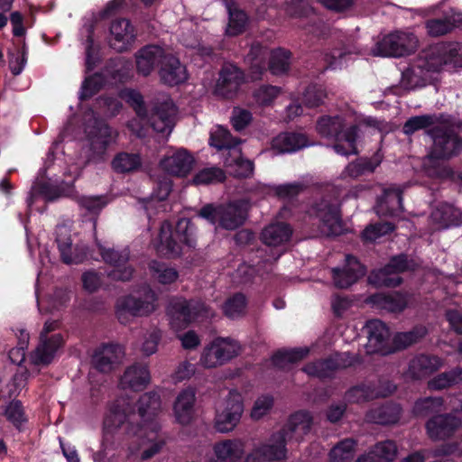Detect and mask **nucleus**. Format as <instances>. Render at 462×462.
<instances>
[{
    "instance_id": "nucleus-47",
    "label": "nucleus",
    "mask_w": 462,
    "mask_h": 462,
    "mask_svg": "<svg viewBox=\"0 0 462 462\" xmlns=\"http://www.w3.org/2000/svg\"><path fill=\"white\" fill-rule=\"evenodd\" d=\"M398 448L393 440H384L374 445L373 449L365 456L366 462H392L397 456Z\"/></svg>"
},
{
    "instance_id": "nucleus-22",
    "label": "nucleus",
    "mask_w": 462,
    "mask_h": 462,
    "mask_svg": "<svg viewBox=\"0 0 462 462\" xmlns=\"http://www.w3.org/2000/svg\"><path fill=\"white\" fill-rule=\"evenodd\" d=\"M124 349L118 344H103L96 348L92 356L93 366L100 372L112 371L123 359Z\"/></svg>"
},
{
    "instance_id": "nucleus-42",
    "label": "nucleus",
    "mask_w": 462,
    "mask_h": 462,
    "mask_svg": "<svg viewBox=\"0 0 462 462\" xmlns=\"http://www.w3.org/2000/svg\"><path fill=\"white\" fill-rule=\"evenodd\" d=\"M395 390V385L388 383L386 389L376 391L370 386L362 385L351 388L346 394L349 402L361 403L374 398L385 397Z\"/></svg>"
},
{
    "instance_id": "nucleus-32",
    "label": "nucleus",
    "mask_w": 462,
    "mask_h": 462,
    "mask_svg": "<svg viewBox=\"0 0 462 462\" xmlns=\"http://www.w3.org/2000/svg\"><path fill=\"white\" fill-rule=\"evenodd\" d=\"M402 190L396 185L383 189L378 199L375 211L379 216H397L402 210Z\"/></svg>"
},
{
    "instance_id": "nucleus-59",
    "label": "nucleus",
    "mask_w": 462,
    "mask_h": 462,
    "mask_svg": "<svg viewBox=\"0 0 462 462\" xmlns=\"http://www.w3.org/2000/svg\"><path fill=\"white\" fill-rule=\"evenodd\" d=\"M443 400L439 397H428L415 402L413 412L418 416H426L442 410Z\"/></svg>"
},
{
    "instance_id": "nucleus-48",
    "label": "nucleus",
    "mask_w": 462,
    "mask_h": 462,
    "mask_svg": "<svg viewBox=\"0 0 462 462\" xmlns=\"http://www.w3.org/2000/svg\"><path fill=\"white\" fill-rule=\"evenodd\" d=\"M308 353L307 347L279 350L273 356L272 363L278 368L286 369L290 364L301 360Z\"/></svg>"
},
{
    "instance_id": "nucleus-6",
    "label": "nucleus",
    "mask_w": 462,
    "mask_h": 462,
    "mask_svg": "<svg viewBox=\"0 0 462 462\" xmlns=\"http://www.w3.org/2000/svg\"><path fill=\"white\" fill-rule=\"evenodd\" d=\"M85 126L83 152L88 162H99L106 158L107 149L116 143L118 133L90 111Z\"/></svg>"
},
{
    "instance_id": "nucleus-53",
    "label": "nucleus",
    "mask_w": 462,
    "mask_h": 462,
    "mask_svg": "<svg viewBox=\"0 0 462 462\" xmlns=\"http://www.w3.org/2000/svg\"><path fill=\"white\" fill-rule=\"evenodd\" d=\"M373 301L392 312L402 310L408 303L405 296L396 292L390 294H376L374 296Z\"/></svg>"
},
{
    "instance_id": "nucleus-12",
    "label": "nucleus",
    "mask_w": 462,
    "mask_h": 462,
    "mask_svg": "<svg viewBox=\"0 0 462 462\" xmlns=\"http://www.w3.org/2000/svg\"><path fill=\"white\" fill-rule=\"evenodd\" d=\"M244 412L243 396L236 389L229 391L227 396L218 403L216 410L214 427L220 433L232 431Z\"/></svg>"
},
{
    "instance_id": "nucleus-25",
    "label": "nucleus",
    "mask_w": 462,
    "mask_h": 462,
    "mask_svg": "<svg viewBox=\"0 0 462 462\" xmlns=\"http://www.w3.org/2000/svg\"><path fill=\"white\" fill-rule=\"evenodd\" d=\"M168 50L159 45H147L135 54L136 69L139 74L148 76L154 68L162 66Z\"/></svg>"
},
{
    "instance_id": "nucleus-46",
    "label": "nucleus",
    "mask_w": 462,
    "mask_h": 462,
    "mask_svg": "<svg viewBox=\"0 0 462 462\" xmlns=\"http://www.w3.org/2000/svg\"><path fill=\"white\" fill-rule=\"evenodd\" d=\"M171 190V182L168 178H163L158 183L157 189L154 191L150 199L142 201L143 207L147 213L148 218L152 217L153 209L158 211L164 208L162 201L167 199Z\"/></svg>"
},
{
    "instance_id": "nucleus-30",
    "label": "nucleus",
    "mask_w": 462,
    "mask_h": 462,
    "mask_svg": "<svg viewBox=\"0 0 462 462\" xmlns=\"http://www.w3.org/2000/svg\"><path fill=\"white\" fill-rule=\"evenodd\" d=\"M351 365L347 353L336 354L332 357L307 365L303 371L312 377L326 378L330 376L338 368H344Z\"/></svg>"
},
{
    "instance_id": "nucleus-34",
    "label": "nucleus",
    "mask_w": 462,
    "mask_h": 462,
    "mask_svg": "<svg viewBox=\"0 0 462 462\" xmlns=\"http://www.w3.org/2000/svg\"><path fill=\"white\" fill-rule=\"evenodd\" d=\"M196 391L187 387L180 392L173 404V412L176 420L182 425L189 424L194 417V405Z\"/></svg>"
},
{
    "instance_id": "nucleus-37",
    "label": "nucleus",
    "mask_w": 462,
    "mask_h": 462,
    "mask_svg": "<svg viewBox=\"0 0 462 462\" xmlns=\"http://www.w3.org/2000/svg\"><path fill=\"white\" fill-rule=\"evenodd\" d=\"M213 451L218 460L237 462L245 453V442L239 439H224L214 444Z\"/></svg>"
},
{
    "instance_id": "nucleus-49",
    "label": "nucleus",
    "mask_w": 462,
    "mask_h": 462,
    "mask_svg": "<svg viewBox=\"0 0 462 462\" xmlns=\"http://www.w3.org/2000/svg\"><path fill=\"white\" fill-rule=\"evenodd\" d=\"M239 141L231 136L230 133L222 126H217L210 134V145L218 150H226L227 155L233 149H237Z\"/></svg>"
},
{
    "instance_id": "nucleus-41",
    "label": "nucleus",
    "mask_w": 462,
    "mask_h": 462,
    "mask_svg": "<svg viewBox=\"0 0 462 462\" xmlns=\"http://www.w3.org/2000/svg\"><path fill=\"white\" fill-rule=\"evenodd\" d=\"M224 5L228 13V23L226 33L229 36H236L242 33L247 24V15L237 8L233 0H224Z\"/></svg>"
},
{
    "instance_id": "nucleus-38",
    "label": "nucleus",
    "mask_w": 462,
    "mask_h": 462,
    "mask_svg": "<svg viewBox=\"0 0 462 462\" xmlns=\"http://www.w3.org/2000/svg\"><path fill=\"white\" fill-rule=\"evenodd\" d=\"M292 234L291 227L285 223H273L267 226L261 234L263 244L271 247L286 245Z\"/></svg>"
},
{
    "instance_id": "nucleus-14",
    "label": "nucleus",
    "mask_w": 462,
    "mask_h": 462,
    "mask_svg": "<svg viewBox=\"0 0 462 462\" xmlns=\"http://www.w3.org/2000/svg\"><path fill=\"white\" fill-rule=\"evenodd\" d=\"M60 327L56 319L46 320L40 334V342L37 347L30 356L34 365H48L55 357L59 349L63 346V337L59 333L51 334Z\"/></svg>"
},
{
    "instance_id": "nucleus-1",
    "label": "nucleus",
    "mask_w": 462,
    "mask_h": 462,
    "mask_svg": "<svg viewBox=\"0 0 462 462\" xmlns=\"http://www.w3.org/2000/svg\"><path fill=\"white\" fill-rule=\"evenodd\" d=\"M160 408V396L152 392L140 397L137 414L130 401L124 396L107 402L103 415L100 450L93 454V459L102 462L116 449V435L123 426H125L126 434L136 437L141 442L137 449L130 448L131 456L141 451V458L145 460L157 454L165 444V439L159 434L161 425L157 413Z\"/></svg>"
},
{
    "instance_id": "nucleus-55",
    "label": "nucleus",
    "mask_w": 462,
    "mask_h": 462,
    "mask_svg": "<svg viewBox=\"0 0 462 462\" xmlns=\"http://www.w3.org/2000/svg\"><path fill=\"white\" fill-rule=\"evenodd\" d=\"M162 339V331L156 327L147 329L141 337L140 350L144 356H152L157 352Z\"/></svg>"
},
{
    "instance_id": "nucleus-56",
    "label": "nucleus",
    "mask_w": 462,
    "mask_h": 462,
    "mask_svg": "<svg viewBox=\"0 0 462 462\" xmlns=\"http://www.w3.org/2000/svg\"><path fill=\"white\" fill-rule=\"evenodd\" d=\"M426 333L427 330L424 327H417L411 331L397 333L393 337V351L410 346L418 342Z\"/></svg>"
},
{
    "instance_id": "nucleus-64",
    "label": "nucleus",
    "mask_w": 462,
    "mask_h": 462,
    "mask_svg": "<svg viewBox=\"0 0 462 462\" xmlns=\"http://www.w3.org/2000/svg\"><path fill=\"white\" fill-rule=\"evenodd\" d=\"M394 226L388 222L377 223L368 226L362 234V237L365 241L374 242L381 236L392 232Z\"/></svg>"
},
{
    "instance_id": "nucleus-26",
    "label": "nucleus",
    "mask_w": 462,
    "mask_h": 462,
    "mask_svg": "<svg viewBox=\"0 0 462 462\" xmlns=\"http://www.w3.org/2000/svg\"><path fill=\"white\" fill-rule=\"evenodd\" d=\"M461 424V420L455 415H437L427 421L426 430L431 439H445L450 438Z\"/></svg>"
},
{
    "instance_id": "nucleus-52",
    "label": "nucleus",
    "mask_w": 462,
    "mask_h": 462,
    "mask_svg": "<svg viewBox=\"0 0 462 462\" xmlns=\"http://www.w3.org/2000/svg\"><path fill=\"white\" fill-rule=\"evenodd\" d=\"M356 441L346 439L331 448L328 454L330 462H346L353 458L356 451Z\"/></svg>"
},
{
    "instance_id": "nucleus-54",
    "label": "nucleus",
    "mask_w": 462,
    "mask_h": 462,
    "mask_svg": "<svg viewBox=\"0 0 462 462\" xmlns=\"http://www.w3.org/2000/svg\"><path fill=\"white\" fill-rule=\"evenodd\" d=\"M140 166L141 159L134 153L120 152L112 161V168L117 172H129Z\"/></svg>"
},
{
    "instance_id": "nucleus-43",
    "label": "nucleus",
    "mask_w": 462,
    "mask_h": 462,
    "mask_svg": "<svg viewBox=\"0 0 462 462\" xmlns=\"http://www.w3.org/2000/svg\"><path fill=\"white\" fill-rule=\"evenodd\" d=\"M225 165L230 174L238 178L249 177L254 171L253 162L242 158L241 151L238 148L233 149L232 152L228 154V158H226Z\"/></svg>"
},
{
    "instance_id": "nucleus-33",
    "label": "nucleus",
    "mask_w": 462,
    "mask_h": 462,
    "mask_svg": "<svg viewBox=\"0 0 462 462\" xmlns=\"http://www.w3.org/2000/svg\"><path fill=\"white\" fill-rule=\"evenodd\" d=\"M443 365V359L437 356L419 355L410 361L407 375L413 379H420L436 372Z\"/></svg>"
},
{
    "instance_id": "nucleus-2",
    "label": "nucleus",
    "mask_w": 462,
    "mask_h": 462,
    "mask_svg": "<svg viewBox=\"0 0 462 462\" xmlns=\"http://www.w3.org/2000/svg\"><path fill=\"white\" fill-rule=\"evenodd\" d=\"M461 46L455 42H440L423 50L416 60L402 73V83L409 88L425 86L431 79V73L443 66H459Z\"/></svg>"
},
{
    "instance_id": "nucleus-58",
    "label": "nucleus",
    "mask_w": 462,
    "mask_h": 462,
    "mask_svg": "<svg viewBox=\"0 0 462 462\" xmlns=\"http://www.w3.org/2000/svg\"><path fill=\"white\" fill-rule=\"evenodd\" d=\"M246 303L245 296L236 293L226 301L223 307L224 313L231 319L238 318L245 313Z\"/></svg>"
},
{
    "instance_id": "nucleus-5",
    "label": "nucleus",
    "mask_w": 462,
    "mask_h": 462,
    "mask_svg": "<svg viewBox=\"0 0 462 462\" xmlns=\"http://www.w3.org/2000/svg\"><path fill=\"white\" fill-rule=\"evenodd\" d=\"M352 116L337 115L320 117L316 125L318 134L327 139L335 141L333 149L337 154L350 155L358 152L356 141L358 128L352 124Z\"/></svg>"
},
{
    "instance_id": "nucleus-9",
    "label": "nucleus",
    "mask_w": 462,
    "mask_h": 462,
    "mask_svg": "<svg viewBox=\"0 0 462 462\" xmlns=\"http://www.w3.org/2000/svg\"><path fill=\"white\" fill-rule=\"evenodd\" d=\"M171 327L180 331L191 322L199 321L213 316L212 311L199 300H187L184 298L172 299L167 308Z\"/></svg>"
},
{
    "instance_id": "nucleus-63",
    "label": "nucleus",
    "mask_w": 462,
    "mask_h": 462,
    "mask_svg": "<svg viewBox=\"0 0 462 462\" xmlns=\"http://www.w3.org/2000/svg\"><path fill=\"white\" fill-rule=\"evenodd\" d=\"M327 94L322 86L312 85L307 88L303 93L302 102L308 107H315L319 106Z\"/></svg>"
},
{
    "instance_id": "nucleus-44",
    "label": "nucleus",
    "mask_w": 462,
    "mask_h": 462,
    "mask_svg": "<svg viewBox=\"0 0 462 462\" xmlns=\"http://www.w3.org/2000/svg\"><path fill=\"white\" fill-rule=\"evenodd\" d=\"M284 11L290 18L299 20L300 23L298 26L304 29L307 25L303 21H313L315 16V10L307 0H291L285 4Z\"/></svg>"
},
{
    "instance_id": "nucleus-45",
    "label": "nucleus",
    "mask_w": 462,
    "mask_h": 462,
    "mask_svg": "<svg viewBox=\"0 0 462 462\" xmlns=\"http://www.w3.org/2000/svg\"><path fill=\"white\" fill-rule=\"evenodd\" d=\"M400 415V406L391 403L371 410L366 414V420L377 424H393L399 420Z\"/></svg>"
},
{
    "instance_id": "nucleus-20",
    "label": "nucleus",
    "mask_w": 462,
    "mask_h": 462,
    "mask_svg": "<svg viewBox=\"0 0 462 462\" xmlns=\"http://www.w3.org/2000/svg\"><path fill=\"white\" fill-rule=\"evenodd\" d=\"M244 82V72L235 64L226 63L219 72L214 93L220 97L232 98Z\"/></svg>"
},
{
    "instance_id": "nucleus-27",
    "label": "nucleus",
    "mask_w": 462,
    "mask_h": 462,
    "mask_svg": "<svg viewBox=\"0 0 462 462\" xmlns=\"http://www.w3.org/2000/svg\"><path fill=\"white\" fill-rule=\"evenodd\" d=\"M151 374L145 364L135 363L128 366L120 378L119 386L123 390L139 392L144 390L150 383Z\"/></svg>"
},
{
    "instance_id": "nucleus-39",
    "label": "nucleus",
    "mask_w": 462,
    "mask_h": 462,
    "mask_svg": "<svg viewBox=\"0 0 462 462\" xmlns=\"http://www.w3.org/2000/svg\"><path fill=\"white\" fill-rule=\"evenodd\" d=\"M269 51L265 46L256 42L250 49L245 58V61L249 64V77L252 80H257L261 78L266 69V59Z\"/></svg>"
},
{
    "instance_id": "nucleus-16",
    "label": "nucleus",
    "mask_w": 462,
    "mask_h": 462,
    "mask_svg": "<svg viewBox=\"0 0 462 462\" xmlns=\"http://www.w3.org/2000/svg\"><path fill=\"white\" fill-rule=\"evenodd\" d=\"M25 383L24 374H16L12 382L1 390L0 412L17 428L25 420L23 409L19 401L13 400L7 403V398L17 396Z\"/></svg>"
},
{
    "instance_id": "nucleus-62",
    "label": "nucleus",
    "mask_w": 462,
    "mask_h": 462,
    "mask_svg": "<svg viewBox=\"0 0 462 462\" xmlns=\"http://www.w3.org/2000/svg\"><path fill=\"white\" fill-rule=\"evenodd\" d=\"M42 196L44 199L51 201L60 197V189L50 185L49 183H42L41 180H37L32 188V196L29 199V205L32 203L33 196Z\"/></svg>"
},
{
    "instance_id": "nucleus-13",
    "label": "nucleus",
    "mask_w": 462,
    "mask_h": 462,
    "mask_svg": "<svg viewBox=\"0 0 462 462\" xmlns=\"http://www.w3.org/2000/svg\"><path fill=\"white\" fill-rule=\"evenodd\" d=\"M239 343L230 337H217L202 350L199 365L204 368L221 366L240 354Z\"/></svg>"
},
{
    "instance_id": "nucleus-10",
    "label": "nucleus",
    "mask_w": 462,
    "mask_h": 462,
    "mask_svg": "<svg viewBox=\"0 0 462 462\" xmlns=\"http://www.w3.org/2000/svg\"><path fill=\"white\" fill-rule=\"evenodd\" d=\"M247 210L248 203L245 200H239L217 207L208 204L200 209L199 215L213 225L217 224L225 229L233 230L244 223Z\"/></svg>"
},
{
    "instance_id": "nucleus-29",
    "label": "nucleus",
    "mask_w": 462,
    "mask_h": 462,
    "mask_svg": "<svg viewBox=\"0 0 462 462\" xmlns=\"http://www.w3.org/2000/svg\"><path fill=\"white\" fill-rule=\"evenodd\" d=\"M365 274V268L352 255L346 256V263L342 268L332 269L334 284L338 288H347L355 283L358 278Z\"/></svg>"
},
{
    "instance_id": "nucleus-36",
    "label": "nucleus",
    "mask_w": 462,
    "mask_h": 462,
    "mask_svg": "<svg viewBox=\"0 0 462 462\" xmlns=\"http://www.w3.org/2000/svg\"><path fill=\"white\" fill-rule=\"evenodd\" d=\"M308 137L300 133H282L273 138L272 149L277 153L295 152L302 148L310 146Z\"/></svg>"
},
{
    "instance_id": "nucleus-17",
    "label": "nucleus",
    "mask_w": 462,
    "mask_h": 462,
    "mask_svg": "<svg viewBox=\"0 0 462 462\" xmlns=\"http://www.w3.org/2000/svg\"><path fill=\"white\" fill-rule=\"evenodd\" d=\"M416 266L414 260H408L407 256L401 254L393 257L383 268L374 271L369 276V282L376 286L395 287L402 282L399 273L414 270Z\"/></svg>"
},
{
    "instance_id": "nucleus-51",
    "label": "nucleus",
    "mask_w": 462,
    "mask_h": 462,
    "mask_svg": "<svg viewBox=\"0 0 462 462\" xmlns=\"http://www.w3.org/2000/svg\"><path fill=\"white\" fill-rule=\"evenodd\" d=\"M457 14H462V12H453L452 14L446 19H434L428 21L426 28L429 34L432 36H440L450 32L455 26H462V23H458L455 21V19L458 18L457 16Z\"/></svg>"
},
{
    "instance_id": "nucleus-3",
    "label": "nucleus",
    "mask_w": 462,
    "mask_h": 462,
    "mask_svg": "<svg viewBox=\"0 0 462 462\" xmlns=\"http://www.w3.org/2000/svg\"><path fill=\"white\" fill-rule=\"evenodd\" d=\"M312 424V417L308 411H297L292 414L285 427L273 432L262 446L254 448L245 462H271L285 457L286 445L303 440L310 433Z\"/></svg>"
},
{
    "instance_id": "nucleus-15",
    "label": "nucleus",
    "mask_w": 462,
    "mask_h": 462,
    "mask_svg": "<svg viewBox=\"0 0 462 462\" xmlns=\"http://www.w3.org/2000/svg\"><path fill=\"white\" fill-rule=\"evenodd\" d=\"M417 42L413 33L397 31L378 42L372 49V54L381 57H402L412 51Z\"/></svg>"
},
{
    "instance_id": "nucleus-28",
    "label": "nucleus",
    "mask_w": 462,
    "mask_h": 462,
    "mask_svg": "<svg viewBox=\"0 0 462 462\" xmlns=\"http://www.w3.org/2000/svg\"><path fill=\"white\" fill-rule=\"evenodd\" d=\"M159 69L161 81L169 86L183 83L188 79L186 67L169 50Z\"/></svg>"
},
{
    "instance_id": "nucleus-11",
    "label": "nucleus",
    "mask_w": 462,
    "mask_h": 462,
    "mask_svg": "<svg viewBox=\"0 0 462 462\" xmlns=\"http://www.w3.org/2000/svg\"><path fill=\"white\" fill-rule=\"evenodd\" d=\"M158 296L150 287H144L138 296L128 295L116 302V316L123 324L128 322V317H144L152 314L158 306Z\"/></svg>"
},
{
    "instance_id": "nucleus-50",
    "label": "nucleus",
    "mask_w": 462,
    "mask_h": 462,
    "mask_svg": "<svg viewBox=\"0 0 462 462\" xmlns=\"http://www.w3.org/2000/svg\"><path fill=\"white\" fill-rule=\"evenodd\" d=\"M149 270L152 277L163 285L175 282L179 277V273L175 268L170 267L166 263L158 261H152L149 263Z\"/></svg>"
},
{
    "instance_id": "nucleus-4",
    "label": "nucleus",
    "mask_w": 462,
    "mask_h": 462,
    "mask_svg": "<svg viewBox=\"0 0 462 462\" xmlns=\"http://www.w3.org/2000/svg\"><path fill=\"white\" fill-rule=\"evenodd\" d=\"M120 97L125 100L135 110L138 119L128 123V127L137 136L143 135L145 124H150L154 131L163 134H170L174 125L177 113L175 106L170 102H164L157 106L149 118H146V110L143 106L142 95L134 89L125 88L120 92Z\"/></svg>"
},
{
    "instance_id": "nucleus-18",
    "label": "nucleus",
    "mask_w": 462,
    "mask_h": 462,
    "mask_svg": "<svg viewBox=\"0 0 462 462\" xmlns=\"http://www.w3.org/2000/svg\"><path fill=\"white\" fill-rule=\"evenodd\" d=\"M95 241L104 262L113 267V270L107 273V276L114 281H129L134 273V269L131 265L127 264L129 250L125 248L121 251H116L106 247L96 236Z\"/></svg>"
},
{
    "instance_id": "nucleus-40",
    "label": "nucleus",
    "mask_w": 462,
    "mask_h": 462,
    "mask_svg": "<svg viewBox=\"0 0 462 462\" xmlns=\"http://www.w3.org/2000/svg\"><path fill=\"white\" fill-rule=\"evenodd\" d=\"M382 156L379 153L371 158H359L350 162L342 171V178L356 179L363 175L372 173L381 164Z\"/></svg>"
},
{
    "instance_id": "nucleus-8",
    "label": "nucleus",
    "mask_w": 462,
    "mask_h": 462,
    "mask_svg": "<svg viewBox=\"0 0 462 462\" xmlns=\"http://www.w3.org/2000/svg\"><path fill=\"white\" fill-rule=\"evenodd\" d=\"M431 136L433 146L423 160V169L428 175L437 176L442 171L444 161L457 154L462 148V143L450 129L434 128Z\"/></svg>"
},
{
    "instance_id": "nucleus-57",
    "label": "nucleus",
    "mask_w": 462,
    "mask_h": 462,
    "mask_svg": "<svg viewBox=\"0 0 462 462\" xmlns=\"http://www.w3.org/2000/svg\"><path fill=\"white\" fill-rule=\"evenodd\" d=\"M290 52L283 49L273 50L270 53L269 69L274 75H281L289 69Z\"/></svg>"
},
{
    "instance_id": "nucleus-60",
    "label": "nucleus",
    "mask_w": 462,
    "mask_h": 462,
    "mask_svg": "<svg viewBox=\"0 0 462 462\" xmlns=\"http://www.w3.org/2000/svg\"><path fill=\"white\" fill-rule=\"evenodd\" d=\"M224 171L217 167L205 168L199 171L193 178L192 182L195 185H206L217 183L224 180Z\"/></svg>"
},
{
    "instance_id": "nucleus-31",
    "label": "nucleus",
    "mask_w": 462,
    "mask_h": 462,
    "mask_svg": "<svg viewBox=\"0 0 462 462\" xmlns=\"http://www.w3.org/2000/svg\"><path fill=\"white\" fill-rule=\"evenodd\" d=\"M135 31L130 21L116 20L110 26V46L117 51H126L134 42Z\"/></svg>"
},
{
    "instance_id": "nucleus-7",
    "label": "nucleus",
    "mask_w": 462,
    "mask_h": 462,
    "mask_svg": "<svg viewBox=\"0 0 462 462\" xmlns=\"http://www.w3.org/2000/svg\"><path fill=\"white\" fill-rule=\"evenodd\" d=\"M194 226L188 218H181L172 233L170 223L163 222L161 226L158 239L154 242L157 253L166 257H176L185 249L195 246Z\"/></svg>"
},
{
    "instance_id": "nucleus-19",
    "label": "nucleus",
    "mask_w": 462,
    "mask_h": 462,
    "mask_svg": "<svg viewBox=\"0 0 462 462\" xmlns=\"http://www.w3.org/2000/svg\"><path fill=\"white\" fill-rule=\"evenodd\" d=\"M310 215H315L321 222L320 232L325 236H338L343 232L337 199H324L314 205Z\"/></svg>"
},
{
    "instance_id": "nucleus-61",
    "label": "nucleus",
    "mask_w": 462,
    "mask_h": 462,
    "mask_svg": "<svg viewBox=\"0 0 462 462\" xmlns=\"http://www.w3.org/2000/svg\"><path fill=\"white\" fill-rule=\"evenodd\" d=\"M280 93L281 88L278 87L262 86L254 92L253 97L258 106H266L272 105Z\"/></svg>"
},
{
    "instance_id": "nucleus-21",
    "label": "nucleus",
    "mask_w": 462,
    "mask_h": 462,
    "mask_svg": "<svg viewBox=\"0 0 462 462\" xmlns=\"http://www.w3.org/2000/svg\"><path fill=\"white\" fill-rule=\"evenodd\" d=\"M367 344L366 352L387 355L393 351L390 346V331L386 325L378 319L366 323Z\"/></svg>"
},
{
    "instance_id": "nucleus-35",
    "label": "nucleus",
    "mask_w": 462,
    "mask_h": 462,
    "mask_svg": "<svg viewBox=\"0 0 462 462\" xmlns=\"http://www.w3.org/2000/svg\"><path fill=\"white\" fill-rule=\"evenodd\" d=\"M430 220L435 230L446 229L459 226L462 223V213L450 204L440 203L431 212Z\"/></svg>"
},
{
    "instance_id": "nucleus-24",
    "label": "nucleus",
    "mask_w": 462,
    "mask_h": 462,
    "mask_svg": "<svg viewBox=\"0 0 462 462\" xmlns=\"http://www.w3.org/2000/svg\"><path fill=\"white\" fill-rule=\"evenodd\" d=\"M194 157L184 148L173 151L161 161V167L171 175L184 177L192 170Z\"/></svg>"
},
{
    "instance_id": "nucleus-23",
    "label": "nucleus",
    "mask_w": 462,
    "mask_h": 462,
    "mask_svg": "<svg viewBox=\"0 0 462 462\" xmlns=\"http://www.w3.org/2000/svg\"><path fill=\"white\" fill-rule=\"evenodd\" d=\"M56 242L62 261L67 264H78L88 258L87 254L79 247H72L70 229L67 225H59L56 228Z\"/></svg>"
}]
</instances>
